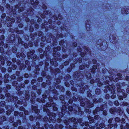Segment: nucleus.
I'll return each mask as SVG.
<instances>
[{
	"instance_id": "1",
	"label": "nucleus",
	"mask_w": 129,
	"mask_h": 129,
	"mask_svg": "<svg viewBox=\"0 0 129 129\" xmlns=\"http://www.w3.org/2000/svg\"><path fill=\"white\" fill-rule=\"evenodd\" d=\"M18 2V4L16 5L14 7V10L16 11L17 10L19 13L21 12L24 11L26 8V5H29L30 4L32 6H33V7L34 8L37 7V6L39 4V1H36L35 2V0H31L29 3V0H24L22 1L21 0H16Z\"/></svg>"
},
{
	"instance_id": "2",
	"label": "nucleus",
	"mask_w": 129,
	"mask_h": 129,
	"mask_svg": "<svg viewBox=\"0 0 129 129\" xmlns=\"http://www.w3.org/2000/svg\"><path fill=\"white\" fill-rule=\"evenodd\" d=\"M50 105H49L48 104L47 105V106L46 107V110L45 108L44 107L43 108L44 111L46 112L48 115L49 116V121L50 122H51L52 120L53 122V120L55 119V121L56 120V119H55V118L56 115L55 113L50 112L49 110L48 109V107H53V110L54 111H56L57 110V108L55 107L56 105L53 103V100L50 102Z\"/></svg>"
},
{
	"instance_id": "3",
	"label": "nucleus",
	"mask_w": 129,
	"mask_h": 129,
	"mask_svg": "<svg viewBox=\"0 0 129 129\" xmlns=\"http://www.w3.org/2000/svg\"><path fill=\"white\" fill-rule=\"evenodd\" d=\"M75 118L72 117L70 118H67L64 121V122L66 125H67L66 128L67 129H77V124L75 122Z\"/></svg>"
},
{
	"instance_id": "4",
	"label": "nucleus",
	"mask_w": 129,
	"mask_h": 129,
	"mask_svg": "<svg viewBox=\"0 0 129 129\" xmlns=\"http://www.w3.org/2000/svg\"><path fill=\"white\" fill-rule=\"evenodd\" d=\"M35 106H32V109L33 110V112H34L36 114H37L38 116V117H37V118L36 119V121H37V119H40L41 118V116H39L38 114L39 113V110L38 109V106L36 105H35Z\"/></svg>"
},
{
	"instance_id": "5",
	"label": "nucleus",
	"mask_w": 129,
	"mask_h": 129,
	"mask_svg": "<svg viewBox=\"0 0 129 129\" xmlns=\"http://www.w3.org/2000/svg\"><path fill=\"white\" fill-rule=\"evenodd\" d=\"M113 115L115 112L117 115H119L121 116L123 113V112L122 111L121 109V108L118 107L117 109L115 107H113Z\"/></svg>"
},
{
	"instance_id": "6",
	"label": "nucleus",
	"mask_w": 129,
	"mask_h": 129,
	"mask_svg": "<svg viewBox=\"0 0 129 129\" xmlns=\"http://www.w3.org/2000/svg\"><path fill=\"white\" fill-rule=\"evenodd\" d=\"M26 11L27 13H26V16L23 15V16H32L34 13V10L32 8H27Z\"/></svg>"
},
{
	"instance_id": "7",
	"label": "nucleus",
	"mask_w": 129,
	"mask_h": 129,
	"mask_svg": "<svg viewBox=\"0 0 129 129\" xmlns=\"http://www.w3.org/2000/svg\"><path fill=\"white\" fill-rule=\"evenodd\" d=\"M121 13L124 16H127V14L129 13V7L127 8L125 6H123L121 9Z\"/></svg>"
},
{
	"instance_id": "8",
	"label": "nucleus",
	"mask_w": 129,
	"mask_h": 129,
	"mask_svg": "<svg viewBox=\"0 0 129 129\" xmlns=\"http://www.w3.org/2000/svg\"><path fill=\"white\" fill-rule=\"evenodd\" d=\"M78 122H79V123H80V124L81 126H84V125H85L86 126V127H85L84 128V129H85V128L87 127H91L90 125V126H89V123L88 122H85L84 123H82V119H78L77 120ZM88 129H90V128L89 127H88Z\"/></svg>"
},
{
	"instance_id": "9",
	"label": "nucleus",
	"mask_w": 129,
	"mask_h": 129,
	"mask_svg": "<svg viewBox=\"0 0 129 129\" xmlns=\"http://www.w3.org/2000/svg\"><path fill=\"white\" fill-rule=\"evenodd\" d=\"M117 48H118V49L120 51H121V52L126 55H129V48H126L125 49H124L123 48H120V49L118 46H117L116 47Z\"/></svg>"
},
{
	"instance_id": "10",
	"label": "nucleus",
	"mask_w": 129,
	"mask_h": 129,
	"mask_svg": "<svg viewBox=\"0 0 129 129\" xmlns=\"http://www.w3.org/2000/svg\"><path fill=\"white\" fill-rule=\"evenodd\" d=\"M114 75L113 74V76H114ZM117 77L115 78L114 79L113 77V82H118L119 80H121L122 79V75L121 74L119 73H118L117 75Z\"/></svg>"
},
{
	"instance_id": "11",
	"label": "nucleus",
	"mask_w": 129,
	"mask_h": 129,
	"mask_svg": "<svg viewBox=\"0 0 129 129\" xmlns=\"http://www.w3.org/2000/svg\"><path fill=\"white\" fill-rule=\"evenodd\" d=\"M12 17H7L6 18V20L7 21H11V22L9 23L10 25H7V26L9 27H10L12 26V22H14L15 21V20L14 18H12V19H11Z\"/></svg>"
},
{
	"instance_id": "12",
	"label": "nucleus",
	"mask_w": 129,
	"mask_h": 129,
	"mask_svg": "<svg viewBox=\"0 0 129 129\" xmlns=\"http://www.w3.org/2000/svg\"><path fill=\"white\" fill-rule=\"evenodd\" d=\"M74 113L75 114L81 115L83 113V112L81 110V108L79 107L78 108L77 111H74Z\"/></svg>"
},
{
	"instance_id": "13",
	"label": "nucleus",
	"mask_w": 129,
	"mask_h": 129,
	"mask_svg": "<svg viewBox=\"0 0 129 129\" xmlns=\"http://www.w3.org/2000/svg\"><path fill=\"white\" fill-rule=\"evenodd\" d=\"M117 84H118L122 88H126L127 87V84L125 82H123L122 83L120 82L117 83Z\"/></svg>"
},
{
	"instance_id": "14",
	"label": "nucleus",
	"mask_w": 129,
	"mask_h": 129,
	"mask_svg": "<svg viewBox=\"0 0 129 129\" xmlns=\"http://www.w3.org/2000/svg\"><path fill=\"white\" fill-rule=\"evenodd\" d=\"M30 96V95L29 94H27L25 96V98H23L24 99V100H21L22 101L21 102V104H22V102L23 103V102H25L26 103L25 100H25L26 101L28 100L29 99V97ZM26 105H24V106L25 107L26 106L27 103H26Z\"/></svg>"
},
{
	"instance_id": "15",
	"label": "nucleus",
	"mask_w": 129,
	"mask_h": 129,
	"mask_svg": "<svg viewBox=\"0 0 129 129\" xmlns=\"http://www.w3.org/2000/svg\"><path fill=\"white\" fill-rule=\"evenodd\" d=\"M98 124L96 123L95 124V125H96L95 127L94 126V127L93 126H91V127H89V128L90 129H101V128L100 127H98ZM88 127H87L85 129H89Z\"/></svg>"
},
{
	"instance_id": "16",
	"label": "nucleus",
	"mask_w": 129,
	"mask_h": 129,
	"mask_svg": "<svg viewBox=\"0 0 129 129\" xmlns=\"http://www.w3.org/2000/svg\"><path fill=\"white\" fill-rule=\"evenodd\" d=\"M97 68L96 65H93L92 66V69H90V71L92 73H94L95 72V70H96Z\"/></svg>"
},
{
	"instance_id": "17",
	"label": "nucleus",
	"mask_w": 129,
	"mask_h": 129,
	"mask_svg": "<svg viewBox=\"0 0 129 129\" xmlns=\"http://www.w3.org/2000/svg\"><path fill=\"white\" fill-rule=\"evenodd\" d=\"M116 86L117 88V91L119 93L121 92H122V88L118 84H117V83L116 84Z\"/></svg>"
},
{
	"instance_id": "18",
	"label": "nucleus",
	"mask_w": 129,
	"mask_h": 129,
	"mask_svg": "<svg viewBox=\"0 0 129 129\" xmlns=\"http://www.w3.org/2000/svg\"><path fill=\"white\" fill-rule=\"evenodd\" d=\"M34 51H30V52H28L27 53V55L28 56L29 59H30L31 57H33V55L34 53Z\"/></svg>"
},
{
	"instance_id": "19",
	"label": "nucleus",
	"mask_w": 129,
	"mask_h": 129,
	"mask_svg": "<svg viewBox=\"0 0 129 129\" xmlns=\"http://www.w3.org/2000/svg\"><path fill=\"white\" fill-rule=\"evenodd\" d=\"M19 109L20 110L23 111V112L25 115H28V111L25 110L24 108L23 107H21Z\"/></svg>"
},
{
	"instance_id": "20",
	"label": "nucleus",
	"mask_w": 129,
	"mask_h": 129,
	"mask_svg": "<svg viewBox=\"0 0 129 129\" xmlns=\"http://www.w3.org/2000/svg\"><path fill=\"white\" fill-rule=\"evenodd\" d=\"M21 123V121L18 120L17 121V122H14L13 123V125L14 126H18V125H20Z\"/></svg>"
},
{
	"instance_id": "21",
	"label": "nucleus",
	"mask_w": 129,
	"mask_h": 129,
	"mask_svg": "<svg viewBox=\"0 0 129 129\" xmlns=\"http://www.w3.org/2000/svg\"><path fill=\"white\" fill-rule=\"evenodd\" d=\"M87 104L88 108H91L94 106L93 104L92 103H90L89 100L87 101Z\"/></svg>"
},
{
	"instance_id": "22",
	"label": "nucleus",
	"mask_w": 129,
	"mask_h": 129,
	"mask_svg": "<svg viewBox=\"0 0 129 129\" xmlns=\"http://www.w3.org/2000/svg\"><path fill=\"white\" fill-rule=\"evenodd\" d=\"M88 118L89 120V122L90 123H92L94 122V120L93 119V118L90 117V116H88Z\"/></svg>"
},
{
	"instance_id": "23",
	"label": "nucleus",
	"mask_w": 129,
	"mask_h": 129,
	"mask_svg": "<svg viewBox=\"0 0 129 129\" xmlns=\"http://www.w3.org/2000/svg\"><path fill=\"white\" fill-rule=\"evenodd\" d=\"M27 44H24V46L26 48H27L28 47V45H27ZM33 44L32 42H30L28 43V45L30 46V47H31L33 46Z\"/></svg>"
},
{
	"instance_id": "24",
	"label": "nucleus",
	"mask_w": 129,
	"mask_h": 129,
	"mask_svg": "<svg viewBox=\"0 0 129 129\" xmlns=\"http://www.w3.org/2000/svg\"><path fill=\"white\" fill-rule=\"evenodd\" d=\"M17 57L18 58H19L20 57V56H21L25 58V55L23 53H21L20 54L19 53L17 54Z\"/></svg>"
},
{
	"instance_id": "25",
	"label": "nucleus",
	"mask_w": 129,
	"mask_h": 129,
	"mask_svg": "<svg viewBox=\"0 0 129 129\" xmlns=\"http://www.w3.org/2000/svg\"><path fill=\"white\" fill-rule=\"evenodd\" d=\"M86 77L88 79H90L91 78V75L90 73L88 72H86L85 74Z\"/></svg>"
},
{
	"instance_id": "26",
	"label": "nucleus",
	"mask_w": 129,
	"mask_h": 129,
	"mask_svg": "<svg viewBox=\"0 0 129 129\" xmlns=\"http://www.w3.org/2000/svg\"><path fill=\"white\" fill-rule=\"evenodd\" d=\"M77 80H80V79H82L83 77V75H82L81 76L79 73H77Z\"/></svg>"
},
{
	"instance_id": "27",
	"label": "nucleus",
	"mask_w": 129,
	"mask_h": 129,
	"mask_svg": "<svg viewBox=\"0 0 129 129\" xmlns=\"http://www.w3.org/2000/svg\"><path fill=\"white\" fill-rule=\"evenodd\" d=\"M67 109V107L64 105L62 106V108L61 109V110L63 112H65L66 111Z\"/></svg>"
},
{
	"instance_id": "28",
	"label": "nucleus",
	"mask_w": 129,
	"mask_h": 129,
	"mask_svg": "<svg viewBox=\"0 0 129 129\" xmlns=\"http://www.w3.org/2000/svg\"><path fill=\"white\" fill-rule=\"evenodd\" d=\"M37 100L38 102L39 103L42 102V103H44L45 102V100L44 99H40L39 98H37Z\"/></svg>"
},
{
	"instance_id": "29",
	"label": "nucleus",
	"mask_w": 129,
	"mask_h": 129,
	"mask_svg": "<svg viewBox=\"0 0 129 129\" xmlns=\"http://www.w3.org/2000/svg\"><path fill=\"white\" fill-rule=\"evenodd\" d=\"M56 82L57 83L55 84V85L56 87V88L58 89V88H59L58 87V88H57V87H58V85L57 84H59V83H60L61 82V80L59 79H57V80Z\"/></svg>"
},
{
	"instance_id": "30",
	"label": "nucleus",
	"mask_w": 129,
	"mask_h": 129,
	"mask_svg": "<svg viewBox=\"0 0 129 129\" xmlns=\"http://www.w3.org/2000/svg\"><path fill=\"white\" fill-rule=\"evenodd\" d=\"M36 126L35 127H33V129H36V128L37 129H39V123L38 122H37L36 123Z\"/></svg>"
},
{
	"instance_id": "31",
	"label": "nucleus",
	"mask_w": 129,
	"mask_h": 129,
	"mask_svg": "<svg viewBox=\"0 0 129 129\" xmlns=\"http://www.w3.org/2000/svg\"><path fill=\"white\" fill-rule=\"evenodd\" d=\"M18 40L19 44H21V45H24V44L23 42L22 41V40L20 38H18Z\"/></svg>"
},
{
	"instance_id": "32",
	"label": "nucleus",
	"mask_w": 129,
	"mask_h": 129,
	"mask_svg": "<svg viewBox=\"0 0 129 129\" xmlns=\"http://www.w3.org/2000/svg\"><path fill=\"white\" fill-rule=\"evenodd\" d=\"M3 59L4 61H7V59L6 57H4L3 58L2 56H0V61H1L2 60V59Z\"/></svg>"
},
{
	"instance_id": "33",
	"label": "nucleus",
	"mask_w": 129,
	"mask_h": 129,
	"mask_svg": "<svg viewBox=\"0 0 129 129\" xmlns=\"http://www.w3.org/2000/svg\"><path fill=\"white\" fill-rule=\"evenodd\" d=\"M48 12H47V11H44L43 12V14L42 15V14H41V15L40 16H46L45 15H44V14H45V15H48Z\"/></svg>"
},
{
	"instance_id": "34",
	"label": "nucleus",
	"mask_w": 129,
	"mask_h": 129,
	"mask_svg": "<svg viewBox=\"0 0 129 129\" xmlns=\"http://www.w3.org/2000/svg\"><path fill=\"white\" fill-rule=\"evenodd\" d=\"M17 49L15 47H14L12 48V51L13 53H16L17 52Z\"/></svg>"
},
{
	"instance_id": "35",
	"label": "nucleus",
	"mask_w": 129,
	"mask_h": 129,
	"mask_svg": "<svg viewBox=\"0 0 129 129\" xmlns=\"http://www.w3.org/2000/svg\"><path fill=\"white\" fill-rule=\"evenodd\" d=\"M12 110L13 111V110H12V108H11V110L9 109L8 111H7L6 114L7 115H10L12 112Z\"/></svg>"
},
{
	"instance_id": "36",
	"label": "nucleus",
	"mask_w": 129,
	"mask_h": 129,
	"mask_svg": "<svg viewBox=\"0 0 129 129\" xmlns=\"http://www.w3.org/2000/svg\"><path fill=\"white\" fill-rule=\"evenodd\" d=\"M82 88L83 90L84 91L85 89H87L89 87L88 86L86 85L85 86H84V85H82V86L81 87Z\"/></svg>"
},
{
	"instance_id": "37",
	"label": "nucleus",
	"mask_w": 129,
	"mask_h": 129,
	"mask_svg": "<svg viewBox=\"0 0 129 129\" xmlns=\"http://www.w3.org/2000/svg\"><path fill=\"white\" fill-rule=\"evenodd\" d=\"M113 104L116 106H118L119 105V103L118 101H115L113 102Z\"/></svg>"
},
{
	"instance_id": "38",
	"label": "nucleus",
	"mask_w": 129,
	"mask_h": 129,
	"mask_svg": "<svg viewBox=\"0 0 129 129\" xmlns=\"http://www.w3.org/2000/svg\"><path fill=\"white\" fill-rule=\"evenodd\" d=\"M68 109L69 111H73L74 112V111L75 110L74 109L73 107L72 106H69L68 107Z\"/></svg>"
},
{
	"instance_id": "39",
	"label": "nucleus",
	"mask_w": 129,
	"mask_h": 129,
	"mask_svg": "<svg viewBox=\"0 0 129 129\" xmlns=\"http://www.w3.org/2000/svg\"><path fill=\"white\" fill-rule=\"evenodd\" d=\"M120 119L118 117H116L114 120L116 122H119L120 121Z\"/></svg>"
},
{
	"instance_id": "40",
	"label": "nucleus",
	"mask_w": 129,
	"mask_h": 129,
	"mask_svg": "<svg viewBox=\"0 0 129 129\" xmlns=\"http://www.w3.org/2000/svg\"><path fill=\"white\" fill-rule=\"evenodd\" d=\"M12 84L13 86H17L18 84L17 82V81H14L12 82Z\"/></svg>"
},
{
	"instance_id": "41",
	"label": "nucleus",
	"mask_w": 129,
	"mask_h": 129,
	"mask_svg": "<svg viewBox=\"0 0 129 129\" xmlns=\"http://www.w3.org/2000/svg\"><path fill=\"white\" fill-rule=\"evenodd\" d=\"M99 109V107H98L95 109V110L93 111V113L95 115L97 113V112L98 110V109Z\"/></svg>"
},
{
	"instance_id": "42",
	"label": "nucleus",
	"mask_w": 129,
	"mask_h": 129,
	"mask_svg": "<svg viewBox=\"0 0 129 129\" xmlns=\"http://www.w3.org/2000/svg\"><path fill=\"white\" fill-rule=\"evenodd\" d=\"M14 39H13V40H11V39H9L7 40L8 42V43H12L14 41Z\"/></svg>"
},
{
	"instance_id": "43",
	"label": "nucleus",
	"mask_w": 129,
	"mask_h": 129,
	"mask_svg": "<svg viewBox=\"0 0 129 129\" xmlns=\"http://www.w3.org/2000/svg\"><path fill=\"white\" fill-rule=\"evenodd\" d=\"M120 129H125L126 128L125 127V124H121L120 126Z\"/></svg>"
},
{
	"instance_id": "44",
	"label": "nucleus",
	"mask_w": 129,
	"mask_h": 129,
	"mask_svg": "<svg viewBox=\"0 0 129 129\" xmlns=\"http://www.w3.org/2000/svg\"><path fill=\"white\" fill-rule=\"evenodd\" d=\"M85 68L84 65H80L79 66V69L80 70H83Z\"/></svg>"
},
{
	"instance_id": "45",
	"label": "nucleus",
	"mask_w": 129,
	"mask_h": 129,
	"mask_svg": "<svg viewBox=\"0 0 129 129\" xmlns=\"http://www.w3.org/2000/svg\"><path fill=\"white\" fill-rule=\"evenodd\" d=\"M14 121V118L13 117H11L9 119V121L11 123L13 122Z\"/></svg>"
},
{
	"instance_id": "46",
	"label": "nucleus",
	"mask_w": 129,
	"mask_h": 129,
	"mask_svg": "<svg viewBox=\"0 0 129 129\" xmlns=\"http://www.w3.org/2000/svg\"><path fill=\"white\" fill-rule=\"evenodd\" d=\"M120 121L121 123L124 124L125 122V121L124 118H122L121 120H120Z\"/></svg>"
},
{
	"instance_id": "47",
	"label": "nucleus",
	"mask_w": 129,
	"mask_h": 129,
	"mask_svg": "<svg viewBox=\"0 0 129 129\" xmlns=\"http://www.w3.org/2000/svg\"><path fill=\"white\" fill-rule=\"evenodd\" d=\"M125 127L126 129H128L129 128V124L128 123H126L125 125Z\"/></svg>"
},
{
	"instance_id": "48",
	"label": "nucleus",
	"mask_w": 129,
	"mask_h": 129,
	"mask_svg": "<svg viewBox=\"0 0 129 129\" xmlns=\"http://www.w3.org/2000/svg\"><path fill=\"white\" fill-rule=\"evenodd\" d=\"M99 126L102 128H104L105 127V124L103 123H101L100 124Z\"/></svg>"
},
{
	"instance_id": "49",
	"label": "nucleus",
	"mask_w": 129,
	"mask_h": 129,
	"mask_svg": "<svg viewBox=\"0 0 129 129\" xmlns=\"http://www.w3.org/2000/svg\"><path fill=\"white\" fill-rule=\"evenodd\" d=\"M95 92L96 94H99L100 93L101 91L99 89H96L95 90Z\"/></svg>"
},
{
	"instance_id": "50",
	"label": "nucleus",
	"mask_w": 129,
	"mask_h": 129,
	"mask_svg": "<svg viewBox=\"0 0 129 129\" xmlns=\"http://www.w3.org/2000/svg\"><path fill=\"white\" fill-rule=\"evenodd\" d=\"M1 119L2 121H5L6 119V117L5 116L2 117L1 118Z\"/></svg>"
},
{
	"instance_id": "51",
	"label": "nucleus",
	"mask_w": 129,
	"mask_h": 129,
	"mask_svg": "<svg viewBox=\"0 0 129 129\" xmlns=\"http://www.w3.org/2000/svg\"><path fill=\"white\" fill-rule=\"evenodd\" d=\"M99 117V116L98 115H96L95 116H94V119L95 120H98V119Z\"/></svg>"
},
{
	"instance_id": "52",
	"label": "nucleus",
	"mask_w": 129,
	"mask_h": 129,
	"mask_svg": "<svg viewBox=\"0 0 129 129\" xmlns=\"http://www.w3.org/2000/svg\"><path fill=\"white\" fill-rule=\"evenodd\" d=\"M4 10V8L3 7L1 6V5H0V10L2 12H3V11Z\"/></svg>"
},
{
	"instance_id": "53",
	"label": "nucleus",
	"mask_w": 129,
	"mask_h": 129,
	"mask_svg": "<svg viewBox=\"0 0 129 129\" xmlns=\"http://www.w3.org/2000/svg\"><path fill=\"white\" fill-rule=\"evenodd\" d=\"M41 90L40 89H38L37 91V92L39 94H41Z\"/></svg>"
},
{
	"instance_id": "54",
	"label": "nucleus",
	"mask_w": 129,
	"mask_h": 129,
	"mask_svg": "<svg viewBox=\"0 0 129 129\" xmlns=\"http://www.w3.org/2000/svg\"><path fill=\"white\" fill-rule=\"evenodd\" d=\"M38 80L39 82H41L43 80L42 78L41 77H39L38 78Z\"/></svg>"
},
{
	"instance_id": "55",
	"label": "nucleus",
	"mask_w": 129,
	"mask_h": 129,
	"mask_svg": "<svg viewBox=\"0 0 129 129\" xmlns=\"http://www.w3.org/2000/svg\"><path fill=\"white\" fill-rule=\"evenodd\" d=\"M123 105L124 106H127V107H128V104L126 102H123Z\"/></svg>"
},
{
	"instance_id": "56",
	"label": "nucleus",
	"mask_w": 129,
	"mask_h": 129,
	"mask_svg": "<svg viewBox=\"0 0 129 129\" xmlns=\"http://www.w3.org/2000/svg\"><path fill=\"white\" fill-rule=\"evenodd\" d=\"M42 75L43 76H45L46 75V72L44 71H43L42 73Z\"/></svg>"
},
{
	"instance_id": "57",
	"label": "nucleus",
	"mask_w": 129,
	"mask_h": 129,
	"mask_svg": "<svg viewBox=\"0 0 129 129\" xmlns=\"http://www.w3.org/2000/svg\"><path fill=\"white\" fill-rule=\"evenodd\" d=\"M14 113V115L15 116L18 115L19 114V112L17 111H15Z\"/></svg>"
},
{
	"instance_id": "58",
	"label": "nucleus",
	"mask_w": 129,
	"mask_h": 129,
	"mask_svg": "<svg viewBox=\"0 0 129 129\" xmlns=\"http://www.w3.org/2000/svg\"><path fill=\"white\" fill-rule=\"evenodd\" d=\"M58 63L56 61V60L54 62H53V65L54 66H56L58 65Z\"/></svg>"
},
{
	"instance_id": "59",
	"label": "nucleus",
	"mask_w": 129,
	"mask_h": 129,
	"mask_svg": "<svg viewBox=\"0 0 129 129\" xmlns=\"http://www.w3.org/2000/svg\"><path fill=\"white\" fill-rule=\"evenodd\" d=\"M23 78L21 77H19L17 78V80L19 81H21L22 80Z\"/></svg>"
},
{
	"instance_id": "60",
	"label": "nucleus",
	"mask_w": 129,
	"mask_h": 129,
	"mask_svg": "<svg viewBox=\"0 0 129 129\" xmlns=\"http://www.w3.org/2000/svg\"><path fill=\"white\" fill-rule=\"evenodd\" d=\"M29 119L31 121H33L34 119V118L33 116H30L29 117Z\"/></svg>"
},
{
	"instance_id": "61",
	"label": "nucleus",
	"mask_w": 129,
	"mask_h": 129,
	"mask_svg": "<svg viewBox=\"0 0 129 129\" xmlns=\"http://www.w3.org/2000/svg\"><path fill=\"white\" fill-rule=\"evenodd\" d=\"M118 98L119 100H122L123 99V97L122 96H119Z\"/></svg>"
},
{
	"instance_id": "62",
	"label": "nucleus",
	"mask_w": 129,
	"mask_h": 129,
	"mask_svg": "<svg viewBox=\"0 0 129 129\" xmlns=\"http://www.w3.org/2000/svg\"><path fill=\"white\" fill-rule=\"evenodd\" d=\"M4 49L3 47H1L0 48V52L2 53Z\"/></svg>"
},
{
	"instance_id": "63",
	"label": "nucleus",
	"mask_w": 129,
	"mask_h": 129,
	"mask_svg": "<svg viewBox=\"0 0 129 129\" xmlns=\"http://www.w3.org/2000/svg\"><path fill=\"white\" fill-rule=\"evenodd\" d=\"M61 118L59 117L57 119V121L58 123H60L61 121Z\"/></svg>"
},
{
	"instance_id": "64",
	"label": "nucleus",
	"mask_w": 129,
	"mask_h": 129,
	"mask_svg": "<svg viewBox=\"0 0 129 129\" xmlns=\"http://www.w3.org/2000/svg\"><path fill=\"white\" fill-rule=\"evenodd\" d=\"M103 115H104L106 116L107 115V112L106 111H104L103 112Z\"/></svg>"
}]
</instances>
